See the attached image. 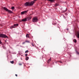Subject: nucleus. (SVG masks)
<instances>
[{
	"label": "nucleus",
	"instance_id": "nucleus-1",
	"mask_svg": "<svg viewBox=\"0 0 79 79\" xmlns=\"http://www.w3.org/2000/svg\"><path fill=\"white\" fill-rule=\"evenodd\" d=\"M35 2L34 1H32L30 2H26L24 4L25 6H32L34 5V3Z\"/></svg>",
	"mask_w": 79,
	"mask_h": 79
},
{
	"label": "nucleus",
	"instance_id": "nucleus-2",
	"mask_svg": "<svg viewBox=\"0 0 79 79\" xmlns=\"http://www.w3.org/2000/svg\"><path fill=\"white\" fill-rule=\"evenodd\" d=\"M3 9L5 10H6V11H8V13H13V12H12V11H11V10H8V9L7 8H6L5 7H4Z\"/></svg>",
	"mask_w": 79,
	"mask_h": 79
},
{
	"label": "nucleus",
	"instance_id": "nucleus-3",
	"mask_svg": "<svg viewBox=\"0 0 79 79\" xmlns=\"http://www.w3.org/2000/svg\"><path fill=\"white\" fill-rule=\"evenodd\" d=\"M0 37H2V38H8V37L6 35L2 34H0Z\"/></svg>",
	"mask_w": 79,
	"mask_h": 79
},
{
	"label": "nucleus",
	"instance_id": "nucleus-4",
	"mask_svg": "<svg viewBox=\"0 0 79 79\" xmlns=\"http://www.w3.org/2000/svg\"><path fill=\"white\" fill-rule=\"evenodd\" d=\"M38 21V19L37 17H34L32 20L33 22H37Z\"/></svg>",
	"mask_w": 79,
	"mask_h": 79
},
{
	"label": "nucleus",
	"instance_id": "nucleus-5",
	"mask_svg": "<svg viewBox=\"0 0 79 79\" xmlns=\"http://www.w3.org/2000/svg\"><path fill=\"white\" fill-rule=\"evenodd\" d=\"M27 11H27V10L23 11V12H21V14L22 15H24V14H25V13H27Z\"/></svg>",
	"mask_w": 79,
	"mask_h": 79
},
{
	"label": "nucleus",
	"instance_id": "nucleus-6",
	"mask_svg": "<svg viewBox=\"0 0 79 79\" xmlns=\"http://www.w3.org/2000/svg\"><path fill=\"white\" fill-rule=\"evenodd\" d=\"M22 21H23V22H24V21H27V19L25 18L23 19H22Z\"/></svg>",
	"mask_w": 79,
	"mask_h": 79
},
{
	"label": "nucleus",
	"instance_id": "nucleus-7",
	"mask_svg": "<svg viewBox=\"0 0 79 79\" xmlns=\"http://www.w3.org/2000/svg\"><path fill=\"white\" fill-rule=\"evenodd\" d=\"M31 18H32V17L31 16H30L27 17V19L28 20H30V19H31Z\"/></svg>",
	"mask_w": 79,
	"mask_h": 79
},
{
	"label": "nucleus",
	"instance_id": "nucleus-8",
	"mask_svg": "<svg viewBox=\"0 0 79 79\" xmlns=\"http://www.w3.org/2000/svg\"><path fill=\"white\" fill-rule=\"evenodd\" d=\"M14 26H15V27H16L18 26V24H14Z\"/></svg>",
	"mask_w": 79,
	"mask_h": 79
},
{
	"label": "nucleus",
	"instance_id": "nucleus-9",
	"mask_svg": "<svg viewBox=\"0 0 79 79\" xmlns=\"http://www.w3.org/2000/svg\"><path fill=\"white\" fill-rule=\"evenodd\" d=\"M67 9H66L64 10H63V11H62V13H65V12H66L67 11Z\"/></svg>",
	"mask_w": 79,
	"mask_h": 79
},
{
	"label": "nucleus",
	"instance_id": "nucleus-10",
	"mask_svg": "<svg viewBox=\"0 0 79 79\" xmlns=\"http://www.w3.org/2000/svg\"><path fill=\"white\" fill-rule=\"evenodd\" d=\"M51 60H52V58H50V59H49L48 60V63H49V62H50V61H51Z\"/></svg>",
	"mask_w": 79,
	"mask_h": 79
},
{
	"label": "nucleus",
	"instance_id": "nucleus-11",
	"mask_svg": "<svg viewBox=\"0 0 79 79\" xmlns=\"http://www.w3.org/2000/svg\"><path fill=\"white\" fill-rule=\"evenodd\" d=\"M10 29H12L13 28H15V27H14V26H12L10 27Z\"/></svg>",
	"mask_w": 79,
	"mask_h": 79
},
{
	"label": "nucleus",
	"instance_id": "nucleus-12",
	"mask_svg": "<svg viewBox=\"0 0 79 79\" xmlns=\"http://www.w3.org/2000/svg\"><path fill=\"white\" fill-rule=\"evenodd\" d=\"M49 1H50V2H55L54 0H48Z\"/></svg>",
	"mask_w": 79,
	"mask_h": 79
},
{
	"label": "nucleus",
	"instance_id": "nucleus-13",
	"mask_svg": "<svg viewBox=\"0 0 79 79\" xmlns=\"http://www.w3.org/2000/svg\"><path fill=\"white\" fill-rule=\"evenodd\" d=\"M73 40L74 42H75V43H76V42H77V41H76V40L75 39H74Z\"/></svg>",
	"mask_w": 79,
	"mask_h": 79
},
{
	"label": "nucleus",
	"instance_id": "nucleus-14",
	"mask_svg": "<svg viewBox=\"0 0 79 79\" xmlns=\"http://www.w3.org/2000/svg\"><path fill=\"white\" fill-rule=\"evenodd\" d=\"M31 45L32 47H34L35 46L34 45V43H32L31 44Z\"/></svg>",
	"mask_w": 79,
	"mask_h": 79
},
{
	"label": "nucleus",
	"instance_id": "nucleus-15",
	"mask_svg": "<svg viewBox=\"0 0 79 79\" xmlns=\"http://www.w3.org/2000/svg\"><path fill=\"white\" fill-rule=\"evenodd\" d=\"M26 60H29V57L26 56Z\"/></svg>",
	"mask_w": 79,
	"mask_h": 79
},
{
	"label": "nucleus",
	"instance_id": "nucleus-16",
	"mask_svg": "<svg viewBox=\"0 0 79 79\" xmlns=\"http://www.w3.org/2000/svg\"><path fill=\"white\" fill-rule=\"evenodd\" d=\"M55 6H59V4H58L56 3L55 5Z\"/></svg>",
	"mask_w": 79,
	"mask_h": 79
},
{
	"label": "nucleus",
	"instance_id": "nucleus-17",
	"mask_svg": "<svg viewBox=\"0 0 79 79\" xmlns=\"http://www.w3.org/2000/svg\"><path fill=\"white\" fill-rule=\"evenodd\" d=\"M28 37H29V34H27L26 35V37H27V38Z\"/></svg>",
	"mask_w": 79,
	"mask_h": 79
},
{
	"label": "nucleus",
	"instance_id": "nucleus-18",
	"mask_svg": "<svg viewBox=\"0 0 79 79\" xmlns=\"http://www.w3.org/2000/svg\"><path fill=\"white\" fill-rule=\"evenodd\" d=\"M25 42H27V43H29L30 42H29V41L28 40H26L25 41Z\"/></svg>",
	"mask_w": 79,
	"mask_h": 79
},
{
	"label": "nucleus",
	"instance_id": "nucleus-19",
	"mask_svg": "<svg viewBox=\"0 0 79 79\" xmlns=\"http://www.w3.org/2000/svg\"><path fill=\"white\" fill-rule=\"evenodd\" d=\"M10 63L12 64H13V63H14V61H13V60L12 61H10Z\"/></svg>",
	"mask_w": 79,
	"mask_h": 79
},
{
	"label": "nucleus",
	"instance_id": "nucleus-20",
	"mask_svg": "<svg viewBox=\"0 0 79 79\" xmlns=\"http://www.w3.org/2000/svg\"><path fill=\"white\" fill-rule=\"evenodd\" d=\"M11 9L12 10H14V9H15V7L14 6H13L11 8Z\"/></svg>",
	"mask_w": 79,
	"mask_h": 79
},
{
	"label": "nucleus",
	"instance_id": "nucleus-21",
	"mask_svg": "<svg viewBox=\"0 0 79 79\" xmlns=\"http://www.w3.org/2000/svg\"><path fill=\"white\" fill-rule=\"evenodd\" d=\"M28 52H29V51H28V50H27L25 51V53H28Z\"/></svg>",
	"mask_w": 79,
	"mask_h": 79
},
{
	"label": "nucleus",
	"instance_id": "nucleus-22",
	"mask_svg": "<svg viewBox=\"0 0 79 79\" xmlns=\"http://www.w3.org/2000/svg\"><path fill=\"white\" fill-rule=\"evenodd\" d=\"M19 65H22V64H19Z\"/></svg>",
	"mask_w": 79,
	"mask_h": 79
},
{
	"label": "nucleus",
	"instance_id": "nucleus-23",
	"mask_svg": "<svg viewBox=\"0 0 79 79\" xmlns=\"http://www.w3.org/2000/svg\"><path fill=\"white\" fill-rule=\"evenodd\" d=\"M25 56H27V54H25Z\"/></svg>",
	"mask_w": 79,
	"mask_h": 79
},
{
	"label": "nucleus",
	"instance_id": "nucleus-24",
	"mask_svg": "<svg viewBox=\"0 0 79 79\" xmlns=\"http://www.w3.org/2000/svg\"><path fill=\"white\" fill-rule=\"evenodd\" d=\"M25 44V42H24L22 43V44Z\"/></svg>",
	"mask_w": 79,
	"mask_h": 79
},
{
	"label": "nucleus",
	"instance_id": "nucleus-25",
	"mask_svg": "<svg viewBox=\"0 0 79 79\" xmlns=\"http://www.w3.org/2000/svg\"><path fill=\"white\" fill-rule=\"evenodd\" d=\"M15 76H16V77H17L18 76V75L15 74Z\"/></svg>",
	"mask_w": 79,
	"mask_h": 79
},
{
	"label": "nucleus",
	"instance_id": "nucleus-26",
	"mask_svg": "<svg viewBox=\"0 0 79 79\" xmlns=\"http://www.w3.org/2000/svg\"><path fill=\"white\" fill-rule=\"evenodd\" d=\"M1 43H2V42H1V41H0V44H1Z\"/></svg>",
	"mask_w": 79,
	"mask_h": 79
},
{
	"label": "nucleus",
	"instance_id": "nucleus-27",
	"mask_svg": "<svg viewBox=\"0 0 79 79\" xmlns=\"http://www.w3.org/2000/svg\"><path fill=\"white\" fill-rule=\"evenodd\" d=\"M59 62H60V63H62V62H61V61H59Z\"/></svg>",
	"mask_w": 79,
	"mask_h": 79
},
{
	"label": "nucleus",
	"instance_id": "nucleus-28",
	"mask_svg": "<svg viewBox=\"0 0 79 79\" xmlns=\"http://www.w3.org/2000/svg\"><path fill=\"white\" fill-rule=\"evenodd\" d=\"M28 38H29V36H28Z\"/></svg>",
	"mask_w": 79,
	"mask_h": 79
},
{
	"label": "nucleus",
	"instance_id": "nucleus-29",
	"mask_svg": "<svg viewBox=\"0 0 79 79\" xmlns=\"http://www.w3.org/2000/svg\"><path fill=\"white\" fill-rule=\"evenodd\" d=\"M34 1H36V0H33Z\"/></svg>",
	"mask_w": 79,
	"mask_h": 79
},
{
	"label": "nucleus",
	"instance_id": "nucleus-30",
	"mask_svg": "<svg viewBox=\"0 0 79 79\" xmlns=\"http://www.w3.org/2000/svg\"><path fill=\"white\" fill-rule=\"evenodd\" d=\"M30 15H31V14Z\"/></svg>",
	"mask_w": 79,
	"mask_h": 79
},
{
	"label": "nucleus",
	"instance_id": "nucleus-31",
	"mask_svg": "<svg viewBox=\"0 0 79 79\" xmlns=\"http://www.w3.org/2000/svg\"><path fill=\"white\" fill-rule=\"evenodd\" d=\"M78 54H79V53H78Z\"/></svg>",
	"mask_w": 79,
	"mask_h": 79
}]
</instances>
